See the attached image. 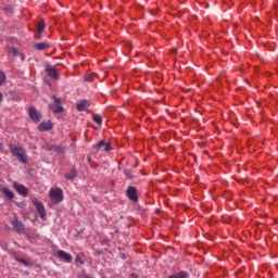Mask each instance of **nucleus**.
I'll return each instance as SVG.
<instances>
[{
  "label": "nucleus",
  "mask_w": 278,
  "mask_h": 278,
  "mask_svg": "<svg viewBox=\"0 0 278 278\" xmlns=\"http://www.w3.org/2000/svg\"><path fill=\"white\" fill-rule=\"evenodd\" d=\"M190 274H188V271H179L178 274H173L170 276H168V278H189Z\"/></svg>",
  "instance_id": "17"
},
{
  "label": "nucleus",
  "mask_w": 278,
  "mask_h": 278,
  "mask_svg": "<svg viewBox=\"0 0 278 278\" xmlns=\"http://www.w3.org/2000/svg\"><path fill=\"white\" fill-rule=\"evenodd\" d=\"M124 175H125L128 179H134V174H132L131 170H129V169H125V170H124Z\"/></svg>",
  "instance_id": "20"
},
{
  "label": "nucleus",
  "mask_w": 278,
  "mask_h": 278,
  "mask_svg": "<svg viewBox=\"0 0 278 278\" xmlns=\"http://www.w3.org/2000/svg\"><path fill=\"white\" fill-rule=\"evenodd\" d=\"M34 49H36V51H45L49 49V43H46V42L35 43Z\"/></svg>",
  "instance_id": "16"
},
{
  "label": "nucleus",
  "mask_w": 278,
  "mask_h": 278,
  "mask_svg": "<svg viewBox=\"0 0 278 278\" xmlns=\"http://www.w3.org/2000/svg\"><path fill=\"white\" fill-rule=\"evenodd\" d=\"M42 31H45V22H39L37 25V34H35V38L40 40L42 38Z\"/></svg>",
  "instance_id": "12"
},
{
  "label": "nucleus",
  "mask_w": 278,
  "mask_h": 278,
  "mask_svg": "<svg viewBox=\"0 0 278 278\" xmlns=\"http://www.w3.org/2000/svg\"><path fill=\"white\" fill-rule=\"evenodd\" d=\"M40 131H49V129H53V124L51 122H42L39 124Z\"/></svg>",
  "instance_id": "14"
},
{
  "label": "nucleus",
  "mask_w": 278,
  "mask_h": 278,
  "mask_svg": "<svg viewBox=\"0 0 278 278\" xmlns=\"http://www.w3.org/2000/svg\"><path fill=\"white\" fill-rule=\"evenodd\" d=\"M50 199L52 201V203H62V201H64V192L62 191L61 188H56V189H50Z\"/></svg>",
  "instance_id": "2"
},
{
  "label": "nucleus",
  "mask_w": 278,
  "mask_h": 278,
  "mask_svg": "<svg viewBox=\"0 0 278 278\" xmlns=\"http://www.w3.org/2000/svg\"><path fill=\"white\" fill-rule=\"evenodd\" d=\"M28 116L30 118V121H34L35 123H40L42 115L40 114V112H38L36 110V108L30 106L28 110Z\"/></svg>",
  "instance_id": "4"
},
{
  "label": "nucleus",
  "mask_w": 278,
  "mask_h": 278,
  "mask_svg": "<svg viewBox=\"0 0 278 278\" xmlns=\"http://www.w3.org/2000/svg\"><path fill=\"white\" fill-rule=\"evenodd\" d=\"M126 194L129 201H132V203H138V190L135 187H128Z\"/></svg>",
  "instance_id": "6"
},
{
  "label": "nucleus",
  "mask_w": 278,
  "mask_h": 278,
  "mask_svg": "<svg viewBox=\"0 0 278 278\" xmlns=\"http://www.w3.org/2000/svg\"><path fill=\"white\" fill-rule=\"evenodd\" d=\"M131 278H138V275L131 274Z\"/></svg>",
  "instance_id": "28"
},
{
  "label": "nucleus",
  "mask_w": 278,
  "mask_h": 278,
  "mask_svg": "<svg viewBox=\"0 0 278 278\" xmlns=\"http://www.w3.org/2000/svg\"><path fill=\"white\" fill-rule=\"evenodd\" d=\"M46 73L48 77H50L51 79H54V80L60 79V73H58V70L53 65H47Z\"/></svg>",
  "instance_id": "5"
},
{
  "label": "nucleus",
  "mask_w": 278,
  "mask_h": 278,
  "mask_svg": "<svg viewBox=\"0 0 278 278\" xmlns=\"http://www.w3.org/2000/svg\"><path fill=\"white\" fill-rule=\"evenodd\" d=\"M85 81L92 83V81H94V77L92 75L88 74L85 76Z\"/></svg>",
  "instance_id": "23"
},
{
  "label": "nucleus",
  "mask_w": 278,
  "mask_h": 278,
  "mask_svg": "<svg viewBox=\"0 0 278 278\" xmlns=\"http://www.w3.org/2000/svg\"><path fill=\"white\" fill-rule=\"evenodd\" d=\"M77 177V173L75 170H72L70 174H65V179H68L70 181H73Z\"/></svg>",
  "instance_id": "18"
},
{
  "label": "nucleus",
  "mask_w": 278,
  "mask_h": 278,
  "mask_svg": "<svg viewBox=\"0 0 278 278\" xmlns=\"http://www.w3.org/2000/svg\"><path fill=\"white\" fill-rule=\"evenodd\" d=\"M10 150L12 155H14V157H17L18 162H22V164H27V153L25 152V150H23V148L11 146Z\"/></svg>",
  "instance_id": "1"
},
{
  "label": "nucleus",
  "mask_w": 278,
  "mask_h": 278,
  "mask_svg": "<svg viewBox=\"0 0 278 278\" xmlns=\"http://www.w3.org/2000/svg\"><path fill=\"white\" fill-rule=\"evenodd\" d=\"M33 204L35 205L36 211L38 212L40 218L45 219V217H46L45 204H42V202L38 201V199H34Z\"/></svg>",
  "instance_id": "7"
},
{
  "label": "nucleus",
  "mask_w": 278,
  "mask_h": 278,
  "mask_svg": "<svg viewBox=\"0 0 278 278\" xmlns=\"http://www.w3.org/2000/svg\"><path fill=\"white\" fill-rule=\"evenodd\" d=\"M2 194H4L5 199H9L10 201H12V199H14V192L10 191V189H8V187H3L1 189Z\"/></svg>",
  "instance_id": "15"
},
{
  "label": "nucleus",
  "mask_w": 278,
  "mask_h": 278,
  "mask_svg": "<svg viewBox=\"0 0 278 278\" xmlns=\"http://www.w3.org/2000/svg\"><path fill=\"white\" fill-rule=\"evenodd\" d=\"M0 101H3V93L0 92Z\"/></svg>",
  "instance_id": "27"
},
{
  "label": "nucleus",
  "mask_w": 278,
  "mask_h": 278,
  "mask_svg": "<svg viewBox=\"0 0 278 278\" xmlns=\"http://www.w3.org/2000/svg\"><path fill=\"white\" fill-rule=\"evenodd\" d=\"M52 99H53V103L49 104V108L53 112V114H61V112H64V106L62 105V99L55 98V96H53Z\"/></svg>",
  "instance_id": "3"
},
{
  "label": "nucleus",
  "mask_w": 278,
  "mask_h": 278,
  "mask_svg": "<svg viewBox=\"0 0 278 278\" xmlns=\"http://www.w3.org/2000/svg\"><path fill=\"white\" fill-rule=\"evenodd\" d=\"M89 106H90V102H88V100H80L76 104L78 112H84L86 108H89Z\"/></svg>",
  "instance_id": "13"
},
{
  "label": "nucleus",
  "mask_w": 278,
  "mask_h": 278,
  "mask_svg": "<svg viewBox=\"0 0 278 278\" xmlns=\"http://www.w3.org/2000/svg\"><path fill=\"white\" fill-rule=\"evenodd\" d=\"M93 121L97 123V125H101L103 123V119L97 114L93 116Z\"/></svg>",
  "instance_id": "22"
},
{
  "label": "nucleus",
  "mask_w": 278,
  "mask_h": 278,
  "mask_svg": "<svg viewBox=\"0 0 278 278\" xmlns=\"http://www.w3.org/2000/svg\"><path fill=\"white\" fill-rule=\"evenodd\" d=\"M94 149L97 153H99V151H111L112 147L110 143H105L104 140H101L94 146Z\"/></svg>",
  "instance_id": "8"
},
{
  "label": "nucleus",
  "mask_w": 278,
  "mask_h": 278,
  "mask_svg": "<svg viewBox=\"0 0 278 278\" xmlns=\"http://www.w3.org/2000/svg\"><path fill=\"white\" fill-rule=\"evenodd\" d=\"M5 83V73L0 71V86H3Z\"/></svg>",
  "instance_id": "21"
},
{
  "label": "nucleus",
  "mask_w": 278,
  "mask_h": 278,
  "mask_svg": "<svg viewBox=\"0 0 278 278\" xmlns=\"http://www.w3.org/2000/svg\"><path fill=\"white\" fill-rule=\"evenodd\" d=\"M17 262H20V264H23L24 266H29V263H27L25 258H17Z\"/></svg>",
  "instance_id": "24"
},
{
  "label": "nucleus",
  "mask_w": 278,
  "mask_h": 278,
  "mask_svg": "<svg viewBox=\"0 0 278 278\" xmlns=\"http://www.w3.org/2000/svg\"><path fill=\"white\" fill-rule=\"evenodd\" d=\"M50 151H55L56 153H62V146H51Z\"/></svg>",
  "instance_id": "19"
},
{
  "label": "nucleus",
  "mask_w": 278,
  "mask_h": 278,
  "mask_svg": "<svg viewBox=\"0 0 278 278\" xmlns=\"http://www.w3.org/2000/svg\"><path fill=\"white\" fill-rule=\"evenodd\" d=\"M12 227H14L15 231H17V233H23V231H25V225L23 224V222L18 220V219H14L11 222Z\"/></svg>",
  "instance_id": "9"
},
{
  "label": "nucleus",
  "mask_w": 278,
  "mask_h": 278,
  "mask_svg": "<svg viewBox=\"0 0 278 278\" xmlns=\"http://www.w3.org/2000/svg\"><path fill=\"white\" fill-rule=\"evenodd\" d=\"M58 256L61 257V260H64V262H66L67 264H71V262H73V256L63 250L58 251Z\"/></svg>",
  "instance_id": "11"
},
{
  "label": "nucleus",
  "mask_w": 278,
  "mask_h": 278,
  "mask_svg": "<svg viewBox=\"0 0 278 278\" xmlns=\"http://www.w3.org/2000/svg\"><path fill=\"white\" fill-rule=\"evenodd\" d=\"M11 53H13V55L17 56L18 55V50L16 48H12Z\"/></svg>",
  "instance_id": "26"
},
{
  "label": "nucleus",
  "mask_w": 278,
  "mask_h": 278,
  "mask_svg": "<svg viewBox=\"0 0 278 278\" xmlns=\"http://www.w3.org/2000/svg\"><path fill=\"white\" fill-rule=\"evenodd\" d=\"M22 60H25V55L21 54Z\"/></svg>",
  "instance_id": "29"
},
{
  "label": "nucleus",
  "mask_w": 278,
  "mask_h": 278,
  "mask_svg": "<svg viewBox=\"0 0 278 278\" xmlns=\"http://www.w3.org/2000/svg\"><path fill=\"white\" fill-rule=\"evenodd\" d=\"M14 190H16L17 193H20L22 197H27V187L24 185H21L18 182L13 184Z\"/></svg>",
  "instance_id": "10"
},
{
  "label": "nucleus",
  "mask_w": 278,
  "mask_h": 278,
  "mask_svg": "<svg viewBox=\"0 0 278 278\" xmlns=\"http://www.w3.org/2000/svg\"><path fill=\"white\" fill-rule=\"evenodd\" d=\"M75 263L83 265V264H84V260H81V257L77 256V257L75 258Z\"/></svg>",
  "instance_id": "25"
}]
</instances>
